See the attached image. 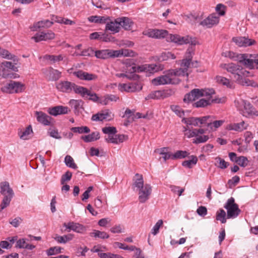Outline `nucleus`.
<instances>
[{"label":"nucleus","instance_id":"nucleus-49","mask_svg":"<svg viewBox=\"0 0 258 258\" xmlns=\"http://www.w3.org/2000/svg\"><path fill=\"white\" fill-rule=\"evenodd\" d=\"M215 160L216 161L215 165L221 169H225L229 165V163L228 162H226L224 159L220 157H216L215 158Z\"/></svg>","mask_w":258,"mask_h":258},{"label":"nucleus","instance_id":"nucleus-35","mask_svg":"<svg viewBox=\"0 0 258 258\" xmlns=\"http://www.w3.org/2000/svg\"><path fill=\"white\" fill-rule=\"evenodd\" d=\"M0 56L4 58L13 60L14 62H17L18 60L15 55L11 54L9 51L6 49H1L0 50Z\"/></svg>","mask_w":258,"mask_h":258},{"label":"nucleus","instance_id":"nucleus-11","mask_svg":"<svg viewBox=\"0 0 258 258\" xmlns=\"http://www.w3.org/2000/svg\"><path fill=\"white\" fill-rule=\"evenodd\" d=\"M224 207L227 210L228 219L235 218L241 212V210L238 208V205L235 203V200L233 197H231L227 200Z\"/></svg>","mask_w":258,"mask_h":258},{"label":"nucleus","instance_id":"nucleus-28","mask_svg":"<svg viewBox=\"0 0 258 258\" xmlns=\"http://www.w3.org/2000/svg\"><path fill=\"white\" fill-rule=\"evenodd\" d=\"M45 75L49 81H55L60 78L61 72L50 67L46 71Z\"/></svg>","mask_w":258,"mask_h":258},{"label":"nucleus","instance_id":"nucleus-36","mask_svg":"<svg viewBox=\"0 0 258 258\" xmlns=\"http://www.w3.org/2000/svg\"><path fill=\"white\" fill-rule=\"evenodd\" d=\"M100 138L99 133L97 132H93L91 134L87 136H82L83 139L85 142H91L99 139Z\"/></svg>","mask_w":258,"mask_h":258},{"label":"nucleus","instance_id":"nucleus-52","mask_svg":"<svg viewBox=\"0 0 258 258\" xmlns=\"http://www.w3.org/2000/svg\"><path fill=\"white\" fill-rule=\"evenodd\" d=\"M183 132H184V136L188 138L196 137L197 135L195 133V128L191 130L187 126L183 127Z\"/></svg>","mask_w":258,"mask_h":258},{"label":"nucleus","instance_id":"nucleus-60","mask_svg":"<svg viewBox=\"0 0 258 258\" xmlns=\"http://www.w3.org/2000/svg\"><path fill=\"white\" fill-rule=\"evenodd\" d=\"M118 100H119V97L116 95H112V94L107 95L105 96V99H104L105 103H105V104H107L110 101L116 102Z\"/></svg>","mask_w":258,"mask_h":258},{"label":"nucleus","instance_id":"nucleus-13","mask_svg":"<svg viewBox=\"0 0 258 258\" xmlns=\"http://www.w3.org/2000/svg\"><path fill=\"white\" fill-rule=\"evenodd\" d=\"M156 66L154 64H144L141 66L136 67L135 66H130L126 67V73H133L135 72H147L148 71H153L155 70Z\"/></svg>","mask_w":258,"mask_h":258},{"label":"nucleus","instance_id":"nucleus-45","mask_svg":"<svg viewBox=\"0 0 258 258\" xmlns=\"http://www.w3.org/2000/svg\"><path fill=\"white\" fill-rule=\"evenodd\" d=\"M32 133V127L31 125H29L24 131L19 133V135L21 139L26 140L29 139L28 136Z\"/></svg>","mask_w":258,"mask_h":258},{"label":"nucleus","instance_id":"nucleus-39","mask_svg":"<svg viewBox=\"0 0 258 258\" xmlns=\"http://www.w3.org/2000/svg\"><path fill=\"white\" fill-rule=\"evenodd\" d=\"M241 83H239V84L242 85V86H251L253 88H257L258 87V84L254 82L253 80H250L246 77H243L242 79L241 80Z\"/></svg>","mask_w":258,"mask_h":258},{"label":"nucleus","instance_id":"nucleus-55","mask_svg":"<svg viewBox=\"0 0 258 258\" xmlns=\"http://www.w3.org/2000/svg\"><path fill=\"white\" fill-rule=\"evenodd\" d=\"M249 161L246 157L239 156L236 161L237 163L241 167H245L248 165Z\"/></svg>","mask_w":258,"mask_h":258},{"label":"nucleus","instance_id":"nucleus-22","mask_svg":"<svg viewBox=\"0 0 258 258\" xmlns=\"http://www.w3.org/2000/svg\"><path fill=\"white\" fill-rule=\"evenodd\" d=\"M232 40L238 46L246 47L254 45L256 41L253 39H249L245 37H236L232 38Z\"/></svg>","mask_w":258,"mask_h":258},{"label":"nucleus","instance_id":"nucleus-15","mask_svg":"<svg viewBox=\"0 0 258 258\" xmlns=\"http://www.w3.org/2000/svg\"><path fill=\"white\" fill-rule=\"evenodd\" d=\"M142 88V86L137 83L119 84L118 85V89L121 92H134L141 90Z\"/></svg>","mask_w":258,"mask_h":258},{"label":"nucleus","instance_id":"nucleus-37","mask_svg":"<svg viewBox=\"0 0 258 258\" xmlns=\"http://www.w3.org/2000/svg\"><path fill=\"white\" fill-rule=\"evenodd\" d=\"M73 237V234H69L63 236L56 235L54 238V239L58 243H66L67 242L72 240Z\"/></svg>","mask_w":258,"mask_h":258},{"label":"nucleus","instance_id":"nucleus-40","mask_svg":"<svg viewBox=\"0 0 258 258\" xmlns=\"http://www.w3.org/2000/svg\"><path fill=\"white\" fill-rule=\"evenodd\" d=\"M69 105L73 107L75 110L79 111L80 109L82 108L83 101L81 100L71 99L69 101Z\"/></svg>","mask_w":258,"mask_h":258},{"label":"nucleus","instance_id":"nucleus-54","mask_svg":"<svg viewBox=\"0 0 258 258\" xmlns=\"http://www.w3.org/2000/svg\"><path fill=\"white\" fill-rule=\"evenodd\" d=\"M188 153L185 151L179 150L176 152L172 155V159H182L187 156Z\"/></svg>","mask_w":258,"mask_h":258},{"label":"nucleus","instance_id":"nucleus-38","mask_svg":"<svg viewBox=\"0 0 258 258\" xmlns=\"http://www.w3.org/2000/svg\"><path fill=\"white\" fill-rule=\"evenodd\" d=\"M132 53L133 51L128 49H121L120 50H114L113 55H114V57H118L121 56H130L132 55L131 53Z\"/></svg>","mask_w":258,"mask_h":258},{"label":"nucleus","instance_id":"nucleus-41","mask_svg":"<svg viewBox=\"0 0 258 258\" xmlns=\"http://www.w3.org/2000/svg\"><path fill=\"white\" fill-rule=\"evenodd\" d=\"M91 236L98 237L101 239H107L109 237V234L104 231H100L99 230H94L93 232L90 233Z\"/></svg>","mask_w":258,"mask_h":258},{"label":"nucleus","instance_id":"nucleus-25","mask_svg":"<svg viewBox=\"0 0 258 258\" xmlns=\"http://www.w3.org/2000/svg\"><path fill=\"white\" fill-rule=\"evenodd\" d=\"M54 23V22L50 21L48 20L40 21L36 22L30 27L33 31H37L41 28H47L51 27Z\"/></svg>","mask_w":258,"mask_h":258},{"label":"nucleus","instance_id":"nucleus-4","mask_svg":"<svg viewBox=\"0 0 258 258\" xmlns=\"http://www.w3.org/2000/svg\"><path fill=\"white\" fill-rule=\"evenodd\" d=\"M220 67L231 74L235 82L239 84L243 77H247L249 72L242 68L239 64L234 63H221Z\"/></svg>","mask_w":258,"mask_h":258},{"label":"nucleus","instance_id":"nucleus-56","mask_svg":"<svg viewBox=\"0 0 258 258\" xmlns=\"http://www.w3.org/2000/svg\"><path fill=\"white\" fill-rule=\"evenodd\" d=\"M72 176V173L71 172L68 171L64 174L61 176L60 179L61 184H64L66 182L69 181L71 180Z\"/></svg>","mask_w":258,"mask_h":258},{"label":"nucleus","instance_id":"nucleus-18","mask_svg":"<svg viewBox=\"0 0 258 258\" xmlns=\"http://www.w3.org/2000/svg\"><path fill=\"white\" fill-rule=\"evenodd\" d=\"M215 95V92L211 94L210 95L203 96L206 97V99H201L200 100L195 103V105L196 107H204L209 105H210L212 103H217L219 101H217L214 97Z\"/></svg>","mask_w":258,"mask_h":258},{"label":"nucleus","instance_id":"nucleus-33","mask_svg":"<svg viewBox=\"0 0 258 258\" xmlns=\"http://www.w3.org/2000/svg\"><path fill=\"white\" fill-rule=\"evenodd\" d=\"M191 61V58H186L183 59L182 60V62L180 64L181 68L178 69H175V70H180L182 71L184 73L183 74H181L180 75V77H184L185 75L188 76V73L187 72L188 68L189 67L190 63Z\"/></svg>","mask_w":258,"mask_h":258},{"label":"nucleus","instance_id":"nucleus-31","mask_svg":"<svg viewBox=\"0 0 258 258\" xmlns=\"http://www.w3.org/2000/svg\"><path fill=\"white\" fill-rule=\"evenodd\" d=\"M225 56L230 58L234 61H237L243 64L245 54H238L232 51H228L225 53Z\"/></svg>","mask_w":258,"mask_h":258},{"label":"nucleus","instance_id":"nucleus-24","mask_svg":"<svg viewBox=\"0 0 258 258\" xmlns=\"http://www.w3.org/2000/svg\"><path fill=\"white\" fill-rule=\"evenodd\" d=\"M69 111V109L68 107L61 105L49 108L48 109V112L53 116L67 114Z\"/></svg>","mask_w":258,"mask_h":258},{"label":"nucleus","instance_id":"nucleus-27","mask_svg":"<svg viewBox=\"0 0 258 258\" xmlns=\"http://www.w3.org/2000/svg\"><path fill=\"white\" fill-rule=\"evenodd\" d=\"M82 89L83 90H81V93H79L82 97L87 98L89 97V99L95 102L98 101L99 97L96 93H92L90 90L84 87H82Z\"/></svg>","mask_w":258,"mask_h":258},{"label":"nucleus","instance_id":"nucleus-2","mask_svg":"<svg viewBox=\"0 0 258 258\" xmlns=\"http://www.w3.org/2000/svg\"><path fill=\"white\" fill-rule=\"evenodd\" d=\"M184 73L180 70H170L164 73L163 75L156 77L152 80L153 85L158 86L165 84H177L181 80L180 75Z\"/></svg>","mask_w":258,"mask_h":258},{"label":"nucleus","instance_id":"nucleus-58","mask_svg":"<svg viewBox=\"0 0 258 258\" xmlns=\"http://www.w3.org/2000/svg\"><path fill=\"white\" fill-rule=\"evenodd\" d=\"M114 38L110 34L101 32L100 40L104 42H110L113 41Z\"/></svg>","mask_w":258,"mask_h":258},{"label":"nucleus","instance_id":"nucleus-61","mask_svg":"<svg viewBox=\"0 0 258 258\" xmlns=\"http://www.w3.org/2000/svg\"><path fill=\"white\" fill-rule=\"evenodd\" d=\"M162 225L163 221L162 220H159L152 228L151 230L152 234L154 235H156L159 232V228Z\"/></svg>","mask_w":258,"mask_h":258},{"label":"nucleus","instance_id":"nucleus-59","mask_svg":"<svg viewBox=\"0 0 258 258\" xmlns=\"http://www.w3.org/2000/svg\"><path fill=\"white\" fill-rule=\"evenodd\" d=\"M48 133L50 137L56 139H60L61 138L58 132V130L55 128H49L48 131Z\"/></svg>","mask_w":258,"mask_h":258},{"label":"nucleus","instance_id":"nucleus-12","mask_svg":"<svg viewBox=\"0 0 258 258\" xmlns=\"http://www.w3.org/2000/svg\"><path fill=\"white\" fill-rule=\"evenodd\" d=\"M73 71V69L72 68L68 70V72L70 74H72L74 76L81 80L90 81L95 80L97 79V76L94 74L84 72L82 70H78L76 71Z\"/></svg>","mask_w":258,"mask_h":258},{"label":"nucleus","instance_id":"nucleus-32","mask_svg":"<svg viewBox=\"0 0 258 258\" xmlns=\"http://www.w3.org/2000/svg\"><path fill=\"white\" fill-rule=\"evenodd\" d=\"M247 125L244 121L239 123H230L228 125L227 128L229 130H233L236 132H242L246 129Z\"/></svg>","mask_w":258,"mask_h":258},{"label":"nucleus","instance_id":"nucleus-64","mask_svg":"<svg viewBox=\"0 0 258 258\" xmlns=\"http://www.w3.org/2000/svg\"><path fill=\"white\" fill-rule=\"evenodd\" d=\"M61 248L59 246H55L50 248L47 251L48 255H52L61 252Z\"/></svg>","mask_w":258,"mask_h":258},{"label":"nucleus","instance_id":"nucleus-34","mask_svg":"<svg viewBox=\"0 0 258 258\" xmlns=\"http://www.w3.org/2000/svg\"><path fill=\"white\" fill-rule=\"evenodd\" d=\"M118 19L120 26H121L125 30L131 29L133 25V22L130 18L123 17L119 18Z\"/></svg>","mask_w":258,"mask_h":258},{"label":"nucleus","instance_id":"nucleus-5","mask_svg":"<svg viewBox=\"0 0 258 258\" xmlns=\"http://www.w3.org/2000/svg\"><path fill=\"white\" fill-rule=\"evenodd\" d=\"M235 105L240 113L244 116L249 117L258 116V111L247 101L241 99L235 102Z\"/></svg>","mask_w":258,"mask_h":258},{"label":"nucleus","instance_id":"nucleus-8","mask_svg":"<svg viewBox=\"0 0 258 258\" xmlns=\"http://www.w3.org/2000/svg\"><path fill=\"white\" fill-rule=\"evenodd\" d=\"M214 92L213 89H194L189 93L186 94L184 97L183 101L184 102H189L202 97L203 96H208Z\"/></svg>","mask_w":258,"mask_h":258},{"label":"nucleus","instance_id":"nucleus-19","mask_svg":"<svg viewBox=\"0 0 258 258\" xmlns=\"http://www.w3.org/2000/svg\"><path fill=\"white\" fill-rule=\"evenodd\" d=\"M114 117L113 114L109 110H105L100 113L93 115L92 120L93 121L110 120Z\"/></svg>","mask_w":258,"mask_h":258},{"label":"nucleus","instance_id":"nucleus-6","mask_svg":"<svg viewBox=\"0 0 258 258\" xmlns=\"http://www.w3.org/2000/svg\"><path fill=\"white\" fill-rule=\"evenodd\" d=\"M1 194L4 196L1 204V209H4L9 205L10 202L13 198L14 192L10 187L9 183L7 181H4L0 183Z\"/></svg>","mask_w":258,"mask_h":258},{"label":"nucleus","instance_id":"nucleus-1","mask_svg":"<svg viewBox=\"0 0 258 258\" xmlns=\"http://www.w3.org/2000/svg\"><path fill=\"white\" fill-rule=\"evenodd\" d=\"M144 35L155 39L166 38L168 42H174L178 45L191 43L195 45L188 36L182 37L177 34H169L167 30L163 29H149L143 32Z\"/></svg>","mask_w":258,"mask_h":258},{"label":"nucleus","instance_id":"nucleus-53","mask_svg":"<svg viewBox=\"0 0 258 258\" xmlns=\"http://www.w3.org/2000/svg\"><path fill=\"white\" fill-rule=\"evenodd\" d=\"M170 108L172 111L175 112V113L180 117H182L184 116V111L179 106L172 105L170 106Z\"/></svg>","mask_w":258,"mask_h":258},{"label":"nucleus","instance_id":"nucleus-48","mask_svg":"<svg viewBox=\"0 0 258 258\" xmlns=\"http://www.w3.org/2000/svg\"><path fill=\"white\" fill-rule=\"evenodd\" d=\"M176 58L174 54L169 51H165L162 52L160 56V59L161 61L167 60L169 59H174Z\"/></svg>","mask_w":258,"mask_h":258},{"label":"nucleus","instance_id":"nucleus-3","mask_svg":"<svg viewBox=\"0 0 258 258\" xmlns=\"http://www.w3.org/2000/svg\"><path fill=\"white\" fill-rule=\"evenodd\" d=\"M137 178L135 180L134 185L137 187L139 191V201L141 203H144L147 201L152 193V186L149 184H144V180L142 175L136 174Z\"/></svg>","mask_w":258,"mask_h":258},{"label":"nucleus","instance_id":"nucleus-14","mask_svg":"<svg viewBox=\"0 0 258 258\" xmlns=\"http://www.w3.org/2000/svg\"><path fill=\"white\" fill-rule=\"evenodd\" d=\"M243 64L246 67L252 69H258V54H245Z\"/></svg>","mask_w":258,"mask_h":258},{"label":"nucleus","instance_id":"nucleus-30","mask_svg":"<svg viewBox=\"0 0 258 258\" xmlns=\"http://www.w3.org/2000/svg\"><path fill=\"white\" fill-rule=\"evenodd\" d=\"M114 50L103 49L95 51V55L96 57L101 59H107L109 57H114Z\"/></svg>","mask_w":258,"mask_h":258},{"label":"nucleus","instance_id":"nucleus-16","mask_svg":"<svg viewBox=\"0 0 258 258\" xmlns=\"http://www.w3.org/2000/svg\"><path fill=\"white\" fill-rule=\"evenodd\" d=\"M55 37V34L51 30L48 31L46 33L42 32L40 33H36L32 37L35 42H38L41 41H47L52 40Z\"/></svg>","mask_w":258,"mask_h":258},{"label":"nucleus","instance_id":"nucleus-62","mask_svg":"<svg viewBox=\"0 0 258 258\" xmlns=\"http://www.w3.org/2000/svg\"><path fill=\"white\" fill-rule=\"evenodd\" d=\"M95 53V52L93 50L92 48H88L85 50H83L81 51L80 53L77 54V55L80 56H90L93 55Z\"/></svg>","mask_w":258,"mask_h":258},{"label":"nucleus","instance_id":"nucleus-46","mask_svg":"<svg viewBox=\"0 0 258 258\" xmlns=\"http://www.w3.org/2000/svg\"><path fill=\"white\" fill-rule=\"evenodd\" d=\"M71 131L75 133L87 134L90 132V128L86 126L73 127L71 128Z\"/></svg>","mask_w":258,"mask_h":258},{"label":"nucleus","instance_id":"nucleus-23","mask_svg":"<svg viewBox=\"0 0 258 258\" xmlns=\"http://www.w3.org/2000/svg\"><path fill=\"white\" fill-rule=\"evenodd\" d=\"M219 22V17L216 14H212L201 22L200 24L207 28H211Z\"/></svg>","mask_w":258,"mask_h":258},{"label":"nucleus","instance_id":"nucleus-26","mask_svg":"<svg viewBox=\"0 0 258 258\" xmlns=\"http://www.w3.org/2000/svg\"><path fill=\"white\" fill-rule=\"evenodd\" d=\"M209 117L205 123L207 124V126L212 130H216L221 126L225 122L224 120H215V117L214 116H207Z\"/></svg>","mask_w":258,"mask_h":258},{"label":"nucleus","instance_id":"nucleus-50","mask_svg":"<svg viewBox=\"0 0 258 258\" xmlns=\"http://www.w3.org/2000/svg\"><path fill=\"white\" fill-rule=\"evenodd\" d=\"M64 162L66 165L73 169L77 168V166L74 162L73 158L70 155H67L64 158Z\"/></svg>","mask_w":258,"mask_h":258},{"label":"nucleus","instance_id":"nucleus-17","mask_svg":"<svg viewBox=\"0 0 258 258\" xmlns=\"http://www.w3.org/2000/svg\"><path fill=\"white\" fill-rule=\"evenodd\" d=\"M209 117L203 116L202 117H183L181 120L182 122L188 125H192L194 126L198 125L199 123L203 124L207 122Z\"/></svg>","mask_w":258,"mask_h":258},{"label":"nucleus","instance_id":"nucleus-7","mask_svg":"<svg viewBox=\"0 0 258 258\" xmlns=\"http://www.w3.org/2000/svg\"><path fill=\"white\" fill-rule=\"evenodd\" d=\"M82 87L68 81H60L56 84V88L59 91L69 93L74 91L78 94L81 93V90H83Z\"/></svg>","mask_w":258,"mask_h":258},{"label":"nucleus","instance_id":"nucleus-63","mask_svg":"<svg viewBox=\"0 0 258 258\" xmlns=\"http://www.w3.org/2000/svg\"><path fill=\"white\" fill-rule=\"evenodd\" d=\"M162 96V92L160 91H156L151 93L148 95L147 99H158L161 97Z\"/></svg>","mask_w":258,"mask_h":258},{"label":"nucleus","instance_id":"nucleus-42","mask_svg":"<svg viewBox=\"0 0 258 258\" xmlns=\"http://www.w3.org/2000/svg\"><path fill=\"white\" fill-rule=\"evenodd\" d=\"M198 161V159L196 156H191V159L188 160L184 161L182 165L183 166L187 167L188 168H191L193 165H196Z\"/></svg>","mask_w":258,"mask_h":258},{"label":"nucleus","instance_id":"nucleus-21","mask_svg":"<svg viewBox=\"0 0 258 258\" xmlns=\"http://www.w3.org/2000/svg\"><path fill=\"white\" fill-rule=\"evenodd\" d=\"M63 226L66 228V229H68V232L73 230L77 233H83L86 231L85 227L78 223L70 222L68 223H63Z\"/></svg>","mask_w":258,"mask_h":258},{"label":"nucleus","instance_id":"nucleus-43","mask_svg":"<svg viewBox=\"0 0 258 258\" xmlns=\"http://www.w3.org/2000/svg\"><path fill=\"white\" fill-rule=\"evenodd\" d=\"M226 214L225 211L222 209L217 211L216 213V220L221 221L222 223L226 222Z\"/></svg>","mask_w":258,"mask_h":258},{"label":"nucleus","instance_id":"nucleus-9","mask_svg":"<svg viewBox=\"0 0 258 258\" xmlns=\"http://www.w3.org/2000/svg\"><path fill=\"white\" fill-rule=\"evenodd\" d=\"M214 92L213 89H194L189 93L186 94L184 97L183 101L184 102H189L202 97L203 96H208Z\"/></svg>","mask_w":258,"mask_h":258},{"label":"nucleus","instance_id":"nucleus-47","mask_svg":"<svg viewBox=\"0 0 258 258\" xmlns=\"http://www.w3.org/2000/svg\"><path fill=\"white\" fill-rule=\"evenodd\" d=\"M168 150L167 148H162L160 149L159 154L162 155V158L165 161L169 159H172L173 154L169 153Z\"/></svg>","mask_w":258,"mask_h":258},{"label":"nucleus","instance_id":"nucleus-51","mask_svg":"<svg viewBox=\"0 0 258 258\" xmlns=\"http://www.w3.org/2000/svg\"><path fill=\"white\" fill-rule=\"evenodd\" d=\"M44 58L45 59L50 60L52 63H55L63 59V56L61 55H45Z\"/></svg>","mask_w":258,"mask_h":258},{"label":"nucleus","instance_id":"nucleus-57","mask_svg":"<svg viewBox=\"0 0 258 258\" xmlns=\"http://www.w3.org/2000/svg\"><path fill=\"white\" fill-rule=\"evenodd\" d=\"M196 138L194 139L193 143L198 144L206 142L209 139V137L206 135H201L196 136Z\"/></svg>","mask_w":258,"mask_h":258},{"label":"nucleus","instance_id":"nucleus-20","mask_svg":"<svg viewBox=\"0 0 258 258\" xmlns=\"http://www.w3.org/2000/svg\"><path fill=\"white\" fill-rule=\"evenodd\" d=\"M35 115L37 121L44 125H50L52 118L42 111H35Z\"/></svg>","mask_w":258,"mask_h":258},{"label":"nucleus","instance_id":"nucleus-29","mask_svg":"<svg viewBox=\"0 0 258 258\" xmlns=\"http://www.w3.org/2000/svg\"><path fill=\"white\" fill-rule=\"evenodd\" d=\"M105 29L111 31L113 34L118 32L120 29V24L118 18L114 21H108L106 25Z\"/></svg>","mask_w":258,"mask_h":258},{"label":"nucleus","instance_id":"nucleus-10","mask_svg":"<svg viewBox=\"0 0 258 258\" xmlns=\"http://www.w3.org/2000/svg\"><path fill=\"white\" fill-rule=\"evenodd\" d=\"M25 85L24 84L15 81H10L1 88L3 92L13 94L20 93L24 91Z\"/></svg>","mask_w":258,"mask_h":258},{"label":"nucleus","instance_id":"nucleus-44","mask_svg":"<svg viewBox=\"0 0 258 258\" xmlns=\"http://www.w3.org/2000/svg\"><path fill=\"white\" fill-rule=\"evenodd\" d=\"M215 79L216 82L223 85L226 86L227 87L231 88V85L230 84V81L229 79H227L222 76H217L216 77Z\"/></svg>","mask_w":258,"mask_h":258}]
</instances>
